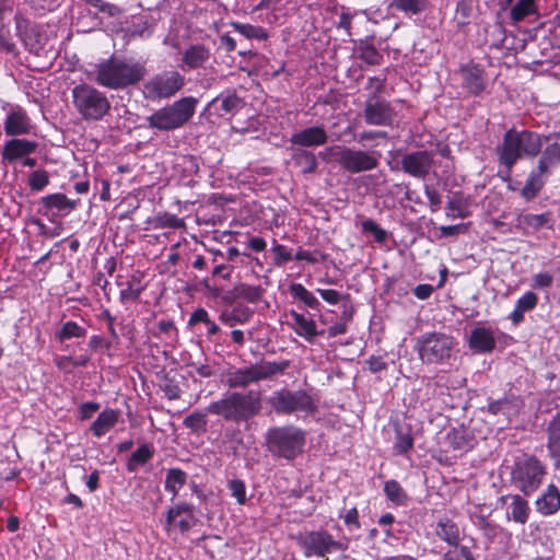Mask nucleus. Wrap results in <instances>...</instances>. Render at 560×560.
<instances>
[{
    "instance_id": "69168bd1",
    "label": "nucleus",
    "mask_w": 560,
    "mask_h": 560,
    "mask_svg": "<svg viewBox=\"0 0 560 560\" xmlns=\"http://www.w3.org/2000/svg\"><path fill=\"white\" fill-rule=\"evenodd\" d=\"M553 282V277L549 272H539L533 279V287L536 289L550 288Z\"/></svg>"
},
{
    "instance_id": "e433bc0d",
    "label": "nucleus",
    "mask_w": 560,
    "mask_h": 560,
    "mask_svg": "<svg viewBox=\"0 0 560 560\" xmlns=\"http://www.w3.org/2000/svg\"><path fill=\"white\" fill-rule=\"evenodd\" d=\"M289 292L294 300L301 301L305 306L310 307L311 310L319 311L320 302L303 284L292 282L289 285Z\"/></svg>"
},
{
    "instance_id": "f3484780",
    "label": "nucleus",
    "mask_w": 560,
    "mask_h": 560,
    "mask_svg": "<svg viewBox=\"0 0 560 560\" xmlns=\"http://www.w3.org/2000/svg\"><path fill=\"white\" fill-rule=\"evenodd\" d=\"M328 140L329 136L323 125L303 128L292 133L289 139L291 147L302 149L325 145Z\"/></svg>"
},
{
    "instance_id": "8fccbe9b",
    "label": "nucleus",
    "mask_w": 560,
    "mask_h": 560,
    "mask_svg": "<svg viewBox=\"0 0 560 560\" xmlns=\"http://www.w3.org/2000/svg\"><path fill=\"white\" fill-rule=\"evenodd\" d=\"M384 492L387 499L398 505L405 504L408 495L397 480H388L385 482Z\"/></svg>"
},
{
    "instance_id": "c85d7f7f",
    "label": "nucleus",
    "mask_w": 560,
    "mask_h": 560,
    "mask_svg": "<svg viewBox=\"0 0 560 560\" xmlns=\"http://www.w3.org/2000/svg\"><path fill=\"white\" fill-rule=\"evenodd\" d=\"M523 406L522 400L514 395H505L497 400H489L487 410L493 416L503 415L510 417L518 412Z\"/></svg>"
},
{
    "instance_id": "09e8293b",
    "label": "nucleus",
    "mask_w": 560,
    "mask_h": 560,
    "mask_svg": "<svg viewBox=\"0 0 560 560\" xmlns=\"http://www.w3.org/2000/svg\"><path fill=\"white\" fill-rule=\"evenodd\" d=\"M265 290L260 285H249L243 282L236 284V294L248 303H257L261 300Z\"/></svg>"
},
{
    "instance_id": "bb28decb",
    "label": "nucleus",
    "mask_w": 560,
    "mask_h": 560,
    "mask_svg": "<svg viewBox=\"0 0 560 560\" xmlns=\"http://www.w3.org/2000/svg\"><path fill=\"white\" fill-rule=\"evenodd\" d=\"M291 162L294 167L299 168L303 175L313 174L317 171L318 162L314 152L291 147Z\"/></svg>"
},
{
    "instance_id": "4d7b16f0",
    "label": "nucleus",
    "mask_w": 560,
    "mask_h": 560,
    "mask_svg": "<svg viewBox=\"0 0 560 560\" xmlns=\"http://www.w3.org/2000/svg\"><path fill=\"white\" fill-rule=\"evenodd\" d=\"M184 225L185 223L183 219H179L177 215L168 212H165L156 217L158 228L179 229L183 228Z\"/></svg>"
},
{
    "instance_id": "1a4fd4ad",
    "label": "nucleus",
    "mask_w": 560,
    "mask_h": 560,
    "mask_svg": "<svg viewBox=\"0 0 560 560\" xmlns=\"http://www.w3.org/2000/svg\"><path fill=\"white\" fill-rule=\"evenodd\" d=\"M334 160L347 172L358 174L375 170L381 158V153L376 151H364L349 147H331L326 150Z\"/></svg>"
},
{
    "instance_id": "a211bd4d",
    "label": "nucleus",
    "mask_w": 560,
    "mask_h": 560,
    "mask_svg": "<svg viewBox=\"0 0 560 560\" xmlns=\"http://www.w3.org/2000/svg\"><path fill=\"white\" fill-rule=\"evenodd\" d=\"M462 86L469 94L479 96L487 86L485 70L476 63L462 65L459 67Z\"/></svg>"
},
{
    "instance_id": "37998d69",
    "label": "nucleus",
    "mask_w": 560,
    "mask_h": 560,
    "mask_svg": "<svg viewBox=\"0 0 560 560\" xmlns=\"http://www.w3.org/2000/svg\"><path fill=\"white\" fill-rule=\"evenodd\" d=\"M155 25L154 19H143L140 18L137 21L132 22L130 26L127 28V35L135 37L148 38L153 33V27Z\"/></svg>"
},
{
    "instance_id": "e2e57ef3",
    "label": "nucleus",
    "mask_w": 560,
    "mask_h": 560,
    "mask_svg": "<svg viewBox=\"0 0 560 560\" xmlns=\"http://www.w3.org/2000/svg\"><path fill=\"white\" fill-rule=\"evenodd\" d=\"M101 408V405L96 401L82 402L79 406V419L84 421L91 419L92 416Z\"/></svg>"
},
{
    "instance_id": "c03bdc74",
    "label": "nucleus",
    "mask_w": 560,
    "mask_h": 560,
    "mask_svg": "<svg viewBox=\"0 0 560 560\" xmlns=\"http://www.w3.org/2000/svg\"><path fill=\"white\" fill-rule=\"evenodd\" d=\"M183 424L192 433H205L208 424L207 412L196 410L184 418Z\"/></svg>"
},
{
    "instance_id": "5fc2aeb1",
    "label": "nucleus",
    "mask_w": 560,
    "mask_h": 560,
    "mask_svg": "<svg viewBox=\"0 0 560 560\" xmlns=\"http://www.w3.org/2000/svg\"><path fill=\"white\" fill-rule=\"evenodd\" d=\"M49 184V173L39 168L31 173L28 177V186L33 191H42Z\"/></svg>"
},
{
    "instance_id": "4468645a",
    "label": "nucleus",
    "mask_w": 560,
    "mask_h": 560,
    "mask_svg": "<svg viewBox=\"0 0 560 560\" xmlns=\"http://www.w3.org/2000/svg\"><path fill=\"white\" fill-rule=\"evenodd\" d=\"M362 117L369 126L393 127L397 113L393 104L377 93H369L364 101Z\"/></svg>"
},
{
    "instance_id": "412c9836",
    "label": "nucleus",
    "mask_w": 560,
    "mask_h": 560,
    "mask_svg": "<svg viewBox=\"0 0 560 560\" xmlns=\"http://www.w3.org/2000/svg\"><path fill=\"white\" fill-rule=\"evenodd\" d=\"M548 455L552 467L560 474V412H557L546 428Z\"/></svg>"
},
{
    "instance_id": "20e7f679",
    "label": "nucleus",
    "mask_w": 560,
    "mask_h": 560,
    "mask_svg": "<svg viewBox=\"0 0 560 560\" xmlns=\"http://www.w3.org/2000/svg\"><path fill=\"white\" fill-rule=\"evenodd\" d=\"M546 475L547 468L537 456L523 453L510 467V483L524 497H530L540 488Z\"/></svg>"
},
{
    "instance_id": "72a5a7b5",
    "label": "nucleus",
    "mask_w": 560,
    "mask_h": 560,
    "mask_svg": "<svg viewBox=\"0 0 560 560\" xmlns=\"http://www.w3.org/2000/svg\"><path fill=\"white\" fill-rule=\"evenodd\" d=\"M210 58V50L205 45L196 44L189 46L183 54V62L189 69H199L203 67V65Z\"/></svg>"
},
{
    "instance_id": "2eb2a0df",
    "label": "nucleus",
    "mask_w": 560,
    "mask_h": 560,
    "mask_svg": "<svg viewBox=\"0 0 560 560\" xmlns=\"http://www.w3.org/2000/svg\"><path fill=\"white\" fill-rule=\"evenodd\" d=\"M434 166V154L428 150L407 152L401 156L399 166H390L393 171L401 170L409 176L425 179Z\"/></svg>"
},
{
    "instance_id": "ea45409f",
    "label": "nucleus",
    "mask_w": 560,
    "mask_h": 560,
    "mask_svg": "<svg viewBox=\"0 0 560 560\" xmlns=\"http://www.w3.org/2000/svg\"><path fill=\"white\" fill-rule=\"evenodd\" d=\"M396 442L394 448L400 455L407 454L413 447V436L409 425H396Z\"/></svg>"
},
{
    "instance_id": "9d476101",
    "label": "nucleus",
    "mask_w": 560,
    "mask_h": 560,
    "mask_svg": "<svg viewBox=\"0 0 560 560\" xmlns=\"http://www.w3.org/2000/svg\"><path fill=\"white\" fill-rule=\"evenodd\" d=\"M454 338L442 332L425 334L417 339V350L425 364H442L452 355Z\"/></svg>"
},
{
    "instance_id": "603ef678",
    "label": "nucleus",
    "mask_w": 560,
    "mask_h": 560,
    "mask_svg": "<svg viewBox=\"0 0 560 560\" xmlns=\"http://www.w3.org/2000/svg\"><path fill=\"white\" fill-rule=\"evenodd\" d=\"M143 289L144 287L141 284L140 278L132 276L127 281V287L120 291L121 302L138 300Z\"/></svg>"
},
{
    "instance_id": "f257e3e1",
    "label": "nucleus",
    "mask_w": 560,
    "mask_h": 560,
    "mask_svg": "<svg viewBox=\"0 0 560 560\" xmlns=\"http://www.w3.org/2000/svg\"><path fill=\"white\" fill-rule=\"evenodd\" d=\"M544 135L529 130L512 127L508 129L502 142L497 145L495 154L500 165L505 172H500L503 180H510V173L520 160L535 159L541 153Z\"/></svg>"
},
{
    "instance_id": "49530a36",
    "label": "nucleus",
    "mask_w": 560,
    "mask_h": 560,
    "mask_svg": "<svg viewBox=\"0 0 560 560\" xmlns=\"http://www.w3.org/2000/svg\"><path fill=\"white\" fill-rule=\"evenodd\" d=\"M253 315V312L248 307H234L231 313L223 312L220 315V320L230 327H233L236 323L244 324Z\"/></svg>"
},
{
    "instance_id": "bf43d9fd",
    "label": "nucleus",
    "mask_w": 560,
    "mask_h": 560,
    "mask_svg": "<svg viewBox=\"0 0 560 560\" xmlns=\"http://www.w3.org/2000/svg\"><path fill=\"white\" fill-rule=\"evenodd\" d=\"M273 265L277 267H281L283 264L293 259L291 250L288 249L284 245L277 244L273 241Z\"/></svg>"
},
{
    "instance_id": "f03ea898",
    "label": "nucleus",
    "mask_w": 560,
    "mask_h": 560,
    "mask_svg": "<svg viewBox=\"0 0 560 560\" xmlns=\"http://www.w3.org/2000/svg\"><path fill=\"white\" fill-rule=\"evenodd\" d=\"M261 408L262 400L259 392H232L212 401L207 407V412L219 416L228 422L240 424L259 415Z\"/></svg>"
},
{
    "instance_id": "423d86ee",
    "label": "nucleus",
    "mask_w": 560,
    "mask_h": 560,
    "mask_svg": "<svg viewBox=\"0 0 560 560\" xmlns=\"http://www.w3.org/2000/svg\"><path fill=\"white\" fill-rule=\"evenodd\" d=\"M198 100L185 96L155 110L147 117L148 126L160 131H171L185 126L195 115Z\"/></svg>"
},
{
    "instance_id": "473e14b6",
    "label": "nucleus",
    "mask_w": 560,
    "mask_h": 560,
    "mask_svg": "<svg viewBox=\"0 0 560 560\" xmlns=\"http://www.w3.org/2000/svg\"><path fill=\"white\" fill-rule=\"evenodd\" d=\"M118 418L119 411L106 408L98 413L97 418L91 424L90 430L96 438H101L116 425Z\"/></svg>"
},
{
    "instance_id": "39448f33",
    "label": "nucleus",
    "mask_w": 560,
    "mask_h": 560,
    "mask_svg": "<svg viewBox=\"0 0 560 560\" xmlns=\"http://www.w3.org/2000/svg\"><path fill=\"white\" fill-rule=\"evenodd\" d=\"M265 440L268 451L273 456L293 460L303 453L306 433L292 424L271 427L268 429Z\"/></svg>"
},
{
    "instance_id": "864d4df0",
    "label": "nucleus",
    "mask_w": 560,
    "mask_h": 560,
    "mask_svg": "<svg viewBox=\"0 0 560 560\" xmlns=\"http://www.w3.org/2000/svg\"><path fill=\"white\" fill-rule=\"evenodd\" d=\"M522 222L535 231L540 230L542 226L551 228L550 213L545 212L540 214L527 213L522 217Z\"/></svg>"
},
{
    "instance_id": "f704fd0d",
    "label": "nucleus",
    "mask_w": 560,
    "mask_h": 560,
    "mask_svg": "<svg viewBox=\"0 0 560 560\" xmlns=\"http://www.w3.org/2000/svg\"><path fill=\"white\" fill-rule=\"evenodd\" d=\"M447 442L453 450L469 451L474 447V438L464 427L452 429L447 433Z\"/></svg>"
},
{
    "instance_id": "79ce46f5",
    "label": "nucleus",
    "mask_w": 560,
    "mask_h": 560,
    "mask_svg": "<svg viewBox=\"0 0 560 560\" xmlns=\"http://www.w3.org/2000/svg\"><path fill=\"white\" fill-rule=\"evenodd\" d=\"M429 0H390L389 7L407 15H416L425 10Z\"/></svg>"
},
{
    "instance_id": "aec40b11",
    "label": "nucleus",
    "mask_w": 560,
    "mask_h": 560,
    "mask_svg": "<svg viewBox=\"0 0 560 560\" xmlns=\"http://www.w3.org/2000/svg\"><path fill=\"white\" fill-rule=\"evenodd\" d=\"M78 200L69 199L65 194L55 192L46 195L38 200L37 212L42 215H49L54 210L57 212L69 213L78 207Z\"/></svg>"
},
{
    "instance_id": "680f3d73",
    "label": "nucleus",
    "mask_w": 560,
    "mask_h": 560,
    "mask_svg": "<svg viewBox=\"0 0 560 560\" xmlns=\"http://www.w3.org/2000/svg\"><path fill=\"white\" fill-rule=\"evenodd\" d=\"M90 5L97 8L98 11L107 14L110 18L117 16L121 13V9L116 4L104 2L103 0H90Z\"/></svg>"
},
{
    "instance_id": "0eeeda50",
    "label": "nucleus",
    "mask_w": 560,
    "mask_h": 560,
    "mask_svg": "<svg viewBox=\"0 0 560 560\" xmlns=\"http://www.w3.org/2000/svg\"><path fill=\"white\" fill-rule=\"evenodd\" d=\"M71 93L75 110L86 121L101 120L110 110V102L107 96L93 85L78 84Z\"/></svg>"
},
{
    "instance_id": "de8ad7c7",
    "label": "nucleus",
    "mask_w": 560,
    "mask_h": 560,
    "mask_svg": "<svg viewBox=\"0 0 560 560\" xmlns=\"http://www.w3.org/2000/svg\"><path fill=\"white\" fill-rule=\"evenodd\" d=\"M220 102L219 109L224 114H234L244 106L243 100L235 93H230L225 97H215L212 104Z\"/></svg>"
},
{
    "instance_id": "5701e85b",
    "label": "nucleus",
    "mask_w": 560,
    "mask_h": 560,
    "mask_svg": "<svg viewBox=\"0 0 560 560\" xmlns=\"http://www.w3.org/2000/svg\"><path fill=\"white\" fill-rule=\"evenodd\" d=\"M555 132L544 135L546 148L538 155L537 165L539 170L550 171L551 167L560 164V138L553 137Z\"/></svg>"
},
{
    "instance_id": "58836bf2",
    "label": "nucleus",
    "mask_w": 560,
    "mask_h": 560,
    "mask_svg": "<svg viewBox=\"0 0 560 560\" xmlns=\"http://www.w3.org/2000/svg\"><path fill=\"white\" fill-rule=\"evenodd\" d=\"M358 57L370 66L381 65L383 55L369 40H361L357 47Z\"/></svg>"
},
{
    "instance_id": "4c0bfd02",
    "label": "nucleus",
    "mask_w": 560,
    "mask_h": 560,
    "mask_svg": "<svg viewBox=\"0 0 560 560\" xmlns=\"http://www.w3.org/2000/svg\"><path fill=\"white\" fill-rule=\"evenodd\" d=\"M154 454V450L149 444H142L128 458L126 467L129 472L137 471L138 467L147 464Z\"/></svg>"
},
{
    "instance_id": "052dcab7",
    "label": "nucleus",
    "mask_w": 560,
    "mask_h": 560,
    "mask_svg": "<svg viewBox=\"0 0 560 560\" xmlns=\"http://www.w3.org/2000/svg\"><path fill=\"white\" fill-rule=\"evenodd\" d=\"M538 303V296L536 293L528 291L524 295H522L515 304V307H517L523 313L532 311L536 307Z\"/></svg>"
},
{
    "instance_id": "7ed1b4c3",
    "label": "nucleus",
    "mask_w": 560,
    "mask_h": 560,
    "mask_svg": "<svg viewBox=\"0 0 560 560\" xmlns=\"http://www.w3.org/2000/svg\"><path fill=\"white\" fill-rule=\"evenodd\" d=\"M147 75L143 63L112 56L96 66V82L119 90L139 83Z\"/></svg>"
},
{
    "instance_id": "338daca9",
    "label": "nucleus",
    "mask_w": 560,
    "mask_h": 560,
    "mask_svg": "<svg viewBox=\"0 0 560 560\" xmlns=\"http://www.w3.org/2000/svg\"><path fill=\"white\" fill-rule=\"evenodd\" d=\"M317 292L329 304H338L342 298L349 299V295L342 296L338 291L331 289H317Z\"/></svg>"
},
{
    "instance_id": "774afa93",
    "label": "nucleus",
    "mask_w": 560,
    "mask_h": 560,
    "mask_svg": "<svg viewBox=\"0 0 560 560\" xmlns=\"http://www.w3.org/2000/svg\"><path fill=\"white\" fill-rule=\"evenodd\" d=\"M424 194L429 200L430 206L433 210H436L440 208L442 203V198L439 191L431 186L425 185L424 186Z\"/></svg>"
},
{
    "instance_id": "0e129e2a",
    "label": "nucleus",
    "mask_w": 560,
    "mask_h": 560,
    "mask_svg": "<svg viewBox=\"0 0 560 560\" xmlns=\"http://www.w3.org/2000/svg\"><path fill=\"white\" fill-rule=\"evenodd\" d=\"M365 363L368 364L370 372L374 374L387 370L388 366L387 362L381 355H372Z\"/></svg>"
},
{
    "instance_id": "7c9ffc66",
    "label": "nucleus",
    "mask_w": 560,
    "mask_h": 560,
    "mask_svg": "<svg viewBox=\"0 0 560 560\" xmlns=\"http://www.w3.org/2000/svg\"><path fill=\"white\" fill-rule=\"evenodd\" d=\"M290 317L293 319V329L300 337H303L307 342L313 343L317 337L316 324L312 318H306L303 314L291 310Z\"/></svg>"
},
{
    "instance_id": "f8f14e48",
    "label": "nucleus",
    "mask_w": 560,
    "mask_h": 560,
    "mask_svg": "<svg viewBox=\"0 0 560 560\" xmlns=\"http://www.w3.org/2000/svg\"><path fill=\"white\" fill-rule=\"evenodd\" d=\"M299 546L303 549L306 558L316 556L325 557L327 553L348 549V544L335 540L327 530H311L296 536Z\"/></svg>"
},
{
    "instance_id": "a18cd8bd",
    "label": "nucleus",
    "mask_w": 560,
    "mask_h": 560,
    "mask_svg": "<svg viewBox=\"0 0 560 560\" xmlns=\"http://www.w3.org/2000/svg\"><path fill=\"white\" fill-rule=\"evenodd\" d=\"M232 27L241 35L248 39L266 40L268 38L267 31L261 26H255L252 24H244L238 22L231 23Z\"/></svg>"
},
{
    "instance_id": "9b49d317",
    "label": "nucleus",
    "mask_w": 560,
    "mask_h": 560,
    "mask_svg": "<svg viewBox=\"0 0 560 560\" xmlns=\"http://www.w3.org/2000/svg\"><path fill=\"white\" fill-rule=\"evenodd\" d=\"M268 404L277 415H291L298 411L314 413L317 406L312 396L303 390L280 389L272 393Z\"/></svg>"
},
{
    "instance_id": "b1692460",
    "label": "nucleus",
    "mask_w": 560,
    "mask_h": 560,
    "mask_svg": "<svg viewBox=\"0 0 560 560\" xmlns=\"http://www.w3.org/2000/svg\"><path fill=\"white\" fill-rule=\"evenodd\" d=\"M499 3L501 10L510 8L513 24H517L537 12L536 0H500Z\"/></svg>"
},
{
    "instance_id": "13d9d810",
    "label": "nucleus",
    "mask_w": 560,
    "mask_h": 560,
    "mask_svg": "<svg viewBox=\"0 0 560 560\" xmlns=\"http://www.w3.org/2000/svg\"><path fill=\"white\" fill-rule=\"evenodd\" d=\"M232 497H234L238 504L246 503V486L242 479H232L228 485Z\"/></svg>"
},
{
    "instance_id": "3c124183",
    "label": "nucleus",
    "mask_w": 560,
    "mask_h": 560,
    "mask_svg": "<svg viewBox=\"0 0 560 560\" xmlns=\"http://www.w3.org/2000/svg\"><path fill=\"white\" fill-rule=\"evenodd\" d=\"M86 329L80 325H78L75 322L69 320L66 322L61 329L56 332V338L59 341H63L70 338H81L85 337Z\"/></svg>"
},
{
    "instance_id": "6ab92c4d",
    "label": "nucleus",
    "mask_w": 560,
    "mask_h": 560,
    "mask_svg": "<svg viewBox=\"0 0 560 560\" xmlns=\"http://www.w3.org/2000/svg\"><path fill=\"white\" fill-rule=\"evenodd\" d=\"M499 502L508 504L506 517L520 525H525L530 515V508L527 500L521 494H506L499 498Z\"/></svg>"
},
{
    "instance_id": "cd10ccee",
    "label": "nucleus",
    "mask_w": 560,
    "mask_h": 560,
    "mask_svg": "<svg viewBox=\"0 0 560 560\" xmlns=\"http://www.w3.org/2000/svg\"><path fill=\"white\" fill-rule=\"evenodd\" d=\"M549 172L545 170H539V166L536 165L526 179L524 187L521 189V196L526 200L530 201L535 199L546 183V176Z\"/></svg>"
},
{
    "instance_id": "6e6552de",
    "label": "nucleus",
    "mask_w": 560,
    "mask_h": 560,
    "mask_svg": "<svg viewBox=\"0 0 560 560\" xmlns=\"http://www.w3.org/2000/svg\"><path fill=\"white\" fill-rule=\"evenodd\" d=\"M290 366L289 360L280 362L260 361L229 373L226 385L230 388H245L253 383L282 374Z\"/></svg>"
},
{
    "instance_id": "dca6fc26",
    "label": "nucleus",
    "mask_w": 560,
    "mask_h": 560,
    "mask_svg": "<svg viewBox=\"0 0 560 560\" xmlns=\"http://www.w3.org/2000/svg\"><path fill=\"white\" fill-rule=\"evenodd\" d=\"M15 31L16 36L21 39L24 47L36 56L40 55L44 48L43 35L36 26L31 25L30 21L24 19L21 14H15Z\"/></svg>"
},
{
    "instance_id": "c756f323",
    "label": "nucleus",
    "mask_w": 560,
    "mask_h": 560,
    "mask_svg": "<svg viewBox=\"0 0 560 560\" xmlns=\"http://www.w3.org/2000/svg\"><path fill=\"white\" fill-rule=\"evenodd\" d=\"M471 198L463 191H455L448 196L446 202V215L450 218L465 219L470 215Z\"/></svg>"
},
{
    "instance_id": "c9c22d12",
    "label": "nucleus",
    "mask_w": 560,
    "mask_h": 560,
    "mask_svg": "<svg viewBox=\"0 0 560 560\" xmlns=\"http://www.w3.org/2000/svg\"><path fill=\"white\" fill-rule=\"evenodd\" d=\"M436 535L451 546L457 547L459 544V528L457 524L450 518L439 521Z\"/></svg>"
},
{
    "instance_id": "a19ab883",
    "label": "nucleus",
    "mask_w": 560,
    "mask_h": 560,
    "mask_svg": "<svg viewBox=\"0 0 560 560\" xmlns=\"http://www.w3.org/2000/svg\"><path fill=\"white\" fill-rule=\"evenodd\" d=\"M187 474L179 468H170L165 477V490L171 492L173 499L178 494V490L186 483Z\"/></svg>"
},
{
    "instance_id": "393cba45",
    "label": "nucleus",
    "mask_w": 560,
    "mask_h": 560,
    "mask_svg": "<svg viewBox=\"0 0 560 560\" xmlns=\"http://www.w3.org/2000/svg\"><path fill=\"white\" fill-rule=\"evenodd\" d=\"M493 331L486 327H475L469 336L468 346L477 353L491 352L495 348Z\"/></svg>"
},
{
    "instance_id": "a878e982",
    "label": "nucleus",
    "mask_w": 560,
    "mask_h": 560,
    "mask_svg": "<svg viewBox=\"0 0 560 560\" xmlns=\"http://www.w3.org/2000/svg\"><path fill=\"white\" fill-rule=\"evenodd\" d=\"M37 149L35 141L26 139H11L5 142L2 149V159L8 162H13L18 159L26 156Z\"/></svg>"
},
{
    "instance_id": "2f4dec72",
    "label": "nucleus",
    "mask_w": 560,
    "mask_h": 560,
    "mask_svg": "<svg viewBox=\"0 0 560 560\" xmlns=\"http://www.w3.org/2000/svg\"><path fill=\"white\" fill-rule=\"evenodd\" d=\"M30 118L23 110L10 113L4 121L7 136H20L30 132Z\"/></svg>"
},
{
    "instance_id": "ddd939ff",
    "label": "nucleus",
    "mask_w": 560,
    "mask_h": 560,
    "mask_svg": "<svg viewBox=\"0 0 560 560\" xmlns=\"http://www.w3.org/2000/svg\"><path fill=\"white\" fill-rule=\"evenodd\" d=\"M185 84V78L178 71H163L150 78L144 83L147 100H163L174 96Z\"/></svg>"
},
{
    "instance_id": "4be33fe9",
    "label": "nucleus",
    "mask_w": 560,
    "mask_h": 560,
    "mask_svg": "<svg viewBox=\"0 0 560 560\" xmlns=\"http://www.w3.org/2000/svg\"><path fill=\"white\" fill-rule=\"evenodd\" d=\"M535 508L537 513L542 516H551L558 513L560 510V489L555 483H549L537 497Z\"/></svg>"
},
{
    "instance_id": "6e6d98bb",
    "label": "nucleus",
    "mask_w": 560,
    "mask_h": 560,
    "mask_svg": "<svg viewBox=\"0 0 560 560\" xmlns=\"http://www.w3.org/2000/svg\"><path fill=\"white\" fill-rule=\"evenodd\" d=\"M363 233L372 234L375 242L384 243L387 238V232L382 229L374 220L366 219L361 223Z\"/></svg>"
}]
</instances>
